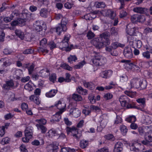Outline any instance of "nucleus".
<instances>
[{"label":"nucleus","instance_id":"f257e3e1","mask_svg":"<svg viewBox=\"0 0 152 152\" xmlns=\"http://www.w3.org/2000/svg\"><path fill=\"white\" fill-rule=\"evenodd\" d=\"M91 61L94 65L102 66L106 63L107 60L106 58L101 56L97 55L95 56Z\"/></svg>","mask_w":152,"mask_h":152},{"label":"nucleus","instance_id":"f03ea898","mask_svg":"<svg viewBox=\"0 0 152 152\" xmlns=\"http://www.w3.org/2000/svg\"><path fill=\"white\" fill-rule=\"evenodd\" d=\"M66 129L68 134H70L74 138L77 140H78L82 135L80 133L78 132V129L74 127H67Z\"/></svg>","mask_w":152,"mask_h":152},{"label":"nucleus","instance_id":"7ed1b4c3","mask_svg":"<svg viewBox=\"0 0 152 152\" xmlns=\"http://www.w3.org/2000/svg\"><path fill=\"white\" fill-rule=\"evenodd\" d=\"M67 23V20L65 18H63L61 20V25L56 27L55 28L56 32L58 34H60L61 32L66 31L67 30L66 25Z\"/></svg>","mask_w":152,"mask_h":152},{"label":"nucleus","instance_id":"20e7f679","mask_svg":"<svg viewBox=\"0 0 152 152\" xmlns=\"http://www.w3.org/2000/svg\"><path fill=\"white\" fill-rule=\"evenodd\" d=\"M92 44L96 48L98 49H99L102 48L104 45L106 46L107 45L105 44L104 41L102 40V38H96L94 39L92 41Z\"/></svg>","mask_w":152,"mask_h":152},{"label":"nucleus","instance_id":"39448f33","mask_svg":"<svg viewBox=\"0 0 152 152\" xmlns=\"http://www.w3.org/2000/svg\"><path fill=\"white\" fill-rule=\"evenodd\" d=\"M129 146L131 151H135L136 152H138L139 150H141L143 149V145L136 142L130 143Z\"/></svg>","mask_w":152,"mask_h":152},{"label":"nucleus","instance_id":"423d86ee","mask_svg":"<svg viewBox=\"0 0 152 152\" xmlns=\"http://www.w3.org/2000/svg\"><path fill=\"white\" fill-rule=\"evenodd\" d=\"M99 38H102V40L104 41L105 44L109 45L110 43V40L109 39L110 34L109 32L106 31L101 34Z\"/></svg>","mask_w":152,"mask_h":152},{"label":"nucleus","instance_id":"0eeeda50","mask_svg":"<svg viewBox=\"0 0 152 152\" xmlns=\"http://www.w3.org/2000/svg\"><path fill=\"white\" fill-rule=\"evenodd\" d=\"M124 57L127 58H131L133 56V54L131 48L130 47H125L123 51Z\"/></svg>","mask_w":152,"mask_h":152},{"label":"nucleus","instance_id":"6e6552de","mask_svg":"<svg viewBox=\"0 0 152 152\" xmlns=\"http://www.w3.org/2000/svg\"><path fill=\"white\" fill-rule=\"evenodd\" d=\"M132 25V24H129L127 25L126 29V32L129 35H137L136 34L139 33V32L134 27L131 28Z\"/></svg>","mask_w":152,"mask_h":152},{"label":"nucleus","instance_id":"1a4fd4ad","mask_svg":"<svg viewBox=\"0 0 152 152\" xmlns=\"http://www.w3.org/2000/svg\"><path fill=\"white\" fill-rule=\"evenodd\" d=\"M63 112V111H59L53 115L52 119L50 120V122L52 124L56 123L59 122L61 119V115Z\"/></svg>","mask_w":152,"mask_h":152},{"label":"nucleus","instance_id":"9d476101","mask_svg":"<svg viewBox=\"0 0 152 152\" xmlns=\"http://www.w3.org/2000/svg\"><path fill=\"white\" fill-rule=\"evenodd\" d=\"M14 85L13 81L10 80L5 81V83L3 85L2 88L4 90H9L11 88H12Z\"/></svg>","mask_w":152,"mask_h":152},{"label":"nucleus","instance_id":"9b49d317","mask_svg":"<svg viewBox=\"0 0 152 152\" xmlns=\"http://www.w3.org/2000/svg\"><path fill=\"white\" fill-rule=\"evenodd\" d=\"M58 148V145L55 143L49 145L46 147L48 152H56Z\"/></svg>","mask_w":152,"mask_h":152},{"label":"nucleus","instance_id":"f8f14e48","mask_svg":"<svg viewBox=\"0 0 152 152\" xmlns=\"http://www.w3.org/2000/svg\"><path fill=\"white\" fill-rule=\"evenodd\" d=\"M69 43L65 42L64 39L60 42L59 48L63 50H65L66 51H69L70 49L69 48Z\"/></svg>","mask_w":152,"mask_h":152},{"label":"nucleus","instance_id":"ddd939ff","mask_svg":"<svg viewBox=\"0 0 152 152\" xmlns=\"http://www.w3.org/2000/svg\"><path fill=\"white\" fill-rule=\"evenodd\" d=\"M70 115H72L73 117L77 118L79 116L80 114V111L77 108H72L69 111Z\"/></svg>","mask_w":152,"mask_h":152},{"label":"nucleus","instance_id":"4468645a","mask_svg":"<svg viewBox=\"0 0 152 152\" xmlns=\"http://www.w3.org/2000/svg\"><path fill=\"white\" fill-rule=\"evenodd\" d=\"M139 79H133L130 81V86L129 88H140V86L139 85Z\"/></svg>","mask_w":152,"mask_h":152},{"label":"nucleus","instance_id":"2eb2a0df","mask_svg":"<svg viewBox=\"0 0 152 152\" xmlns=\"http://www.w3.org/2000/svg\"><path fill=\"white\" fill-rule=\"evenodd\" d=\"M33 128L31 127H28L26 128L25 130V136H27L31 138L32 137Z\"/></svg>","mask_w":152,"mask_h":152},{"label":"nucleus","instance_id":"dca6fc26","mask_svg":"<svg viewBox=\"0 0 152 152\" xmlns=\"http://www.w3.org/2000/svg\"><path fill=\"white\" fill-rule=\"evenodd\" d=\"M148 10L145 7H136L133 8V11L135 12L140 14L146 13Z\"/></svg>","mask_w":152,"mask_h":152},{"label":"nucleus","instance_id":"f3484780","mask_svg":"<svg viewBox=\"0 0 152 152\" xmlns=\"http://www.w3.org/2000/svg\"><path fill=\"white\" fill-rule=\"evenodd\" d=\"M123 144L121 142H118L115 145L114 152H121L123 150Z\"/></svg>","mask_w":152,"mask_h":152},{"label":"nucleus","instance_id":"a211bd4d","mask_svg":"<svg viewBox=\"0 0 152 152\" xmlns=\"http://www.w3.org/2000/svg\"><path fill=\"white\" fill-rule=\"evenodd\" d=\"M147 50L144 52H143L142 55L143 57L147 59H149L151 58L150 53L152 54V48L149 49L148 48H146Z\"/></svg>","mask_w":152,"mask_h":152},{"label":"nucleus","instance_id":"6ab92c4d","mask_svg":"<svg viewBox=\"0 0 152 152\" xmlns=\"http://www.w3.org/2000/svg\"><path fill=\"white\" fill-rule=\"evenodd\" d=\"M49 12L47 9L43 8H41L39 10V15L42 18H47L48 17Z\"/></svg>","mask_w":152,"mask_h":152},{"label":"nucleus","instance_id":"aec40b11","mask_svg":"<svg viewBox=\"0 0 152 152\" xmlns=\"http://www.w3.org/2000/svg\"><path fill=\"white\" fill-rule=\"evenodd\" d=\"M113 71L111 70L105 71L102 72L101 76L104 78H107L110 77L112 75Z\"/></svg>","mask_w":152,"mask_h":152},{"label":"nucleus","instance_id":"412c9836","mask_svg":"<svg viewBox=\"0 0 152 152\" xmlns=\"http://www.w3.org/2000/svg\"><path fill=\"white\" fill-rule=\"evenodd\" d=\"M124 44H122L120 43L115 42H113L110 46H106L108 48H111L116 49L118 47H120L121 48H123L125 46Z\"/></svg>","mask_w":152,"mask_h":152},{"label":"nucleus","instance_id":"4be33fe9","mask_svg":"<svg viewBox=\"0 0 152 152\" xmlns=\"http://www.w3.org/2000/svg\"><path fill=\"white\" fill-rule=\"evenodd\" d=\"M126 65L132 71H138L139 70L140 68L135 64L128 63Z\"/></svg>","mask_w":152,"mask_h":152},{"label":"nucleus","instance_id":"5701e85b","mask_svg":"<svg viewBox=\"0 0 152 152\" xmlns=\"http://www.w3.org/2000/svg\"><path fill=\"white\" fill-rule=\"evenodd\" d=\"M96 17L95 14L92 13H89L86 14L82 17V18L86 19V20H92Z\"/></svg>","mask_w":152,"mask_h":152},{"label":"nucleus","instance_id":"b1692460","mask_svg":"<svg viewBox=\"0 0 152 152\" xmlns=\"http://www.w3.org/2000/svg\"><path fill=\"white\" fill-rule=\"evenodd\" d=\"M39 75L43 77L47 76L50 75V71L47 68L44 69L40 71Z\"/></svg>","mask_w":152,"mask_h":152},{"label":"nucleus","instance_id":"393cba45","mask_svg":"<svg viewBox=\"0 0 152 152\" xmlns=\"http://www.w3.org/2000/svg\"><path fill=\"white\" fill-rule=\"evenodd\" d=\"M105 50L107 51L110 52V54L112 56H116L118 54V51L115 49L106 47Z\"/></svg>","mask_w":152,"mask_h":152},{"label":"nucleus","instance_id":"a878e982","mask_svg":"<svg viewBox=\"0 0 152 152\" xmlns=\"http://www.w3.org/2000/svg\"><path fill=\"white\" fill-rule=\"evenodd\" d=\"M142 45V42L140 40L137 39L135 41L132 45H130L134 49L135 48H140Z\"/></svg>","mask_w":152,"mask_h":152},{"label":"nucleus","instance_id":"bb28decb","mask_svg":"<svg viewBox=\"0 0 152 152\" xmlns=\"http://www.w3.org/2000/svg\"><path fill=\"white\" fill-rule=\"evenodd\" d=\"M57 91L55 89H52L45 94V96L48 98L53 97L57 93Z\"/></svg>","mask_w":152,"mask_h":152},{"label":"nucleus","instance_id":"cd10ccee","mask_svg":"<svg viewBox=\"0 0 152 152\" xmlns=\"http://www.w3.org/2000/svg\"><path fill=\"white\" fill-rule=\"evenodd\" d=\"M108 122V120L107 119H103L100 122V126H101V129L99 130V128L98 127L97 128L98 131L100 132L102 130V129L104 128L106 126Z\"/></svg>","mask_w":152,"mask_h":152},{"label":"nucleus","instance_id":"c85d7f7f","mask_svg":"<svg viewBox=\"0 0 152 152\" xmlns=\"http://www.w3.org/2000/svg\"><path fill=\"white\" fill-rule=\"evenodd\" d=\"M84 86L92 90L94 88V85L91 82L84 81L83 82Z\"/></svg>","mask_w":152,"mask_h":152},{"label":"nucleus","instance_id":"c756f323","mask_svg":"<svg viewBox=\"0 0 152 152\" xmlns=\"http://www.w3.org/2000/svg\"><path fill=\"white\" fill-rule=\"evenodd\" d=\"M55 106L57 108L60 110H64L66 107V104L64 103H62L61 101H58Z\"/></svg>","mask_w":152,"mask_h":152},{"label":"nucleus","instance_id":"7c9ffc66","mask_svg":"<svg viewBox=\"0 0 152 152\" xmlns=\"http://www.w3.org/2000/svg\"><path fill=\"white\" fill-rule=\"evenodd\" d=\"M37 129L38 130H40L41 132L43 134H45L47 131V128L44 126L40 124H37L36 125Z\"/></svg>","mask_w":152,"mask_h":152},{"label":"nucleus","instance_id":"2f4dec72","mask_svg":"<svg viewBox=\"0 0 152 152\" xmlns=\"http://www.w3.org/2000/svg\"><path fill=\"white\" fill-rule=\"evenodd\" d=\"M15 33L16 36L18 37L21 40H23L24 38V33L20 30L16 29L15 31Z\"/></svg>","mask_w":152,"mask_h":152},{"label":"nucleus","instance_id":"473e14b6","mask_svg":"<svg viewBox=\"0 0 152 152\" xmlns=\"http://www.w3.org/2000/svg\"><path fill=\"white\" fill-rule=\"evenodd\" d=\"M30 99L31 101H33L37 105L40 104V102L38 97L35 95H32L30 97Z\"/></svg>","mask_w":152,"mask_h":152},{"label":"nucleus","instance_id":"72a5a7b5","mask_svg":"<svg viewBox=\"0 0 152 152\" xmlns=\"http://www.w3.org/2000/svg\"><path fill=\"white\" fill-rule=\"evenodd\" d=\"M145 138L148 142H152V131H151L146 133L145 136Z\"/></svg>","mask_w":152,"mask_h":152},{"label":"nucleus","instance_id":"f704fd0d","mask_svg":"<svg viewBox=\"0 0 152 152\" xmlns=\"http://www.w3.org/2000/svg\"><path fill=\"white\" fill-rule=\"evenodd\" d=\"M137 35H129L128 37V41L129 42L130 45H132L137 39L136 38Z\"/></svg>","mask_w":152,"mask_h":152},{"label":"nucleus","instance_id":"c9c22d12","mask_svg":"<svg viewBox=\"0 0 152 152\" xmlns=\"http://www.w3.org/2000/svg\"><path fill=\"white\" fill-rule=\"evenodd\" d=\"M77 92L83 95H86L87 94V91L84 89L81 86H78L77 89Z\"/></svg>","mask_w":152,"mask_h":152},{"label":"nucleus","instance_id":"e433bc0d","mask_svg":"<svg viewBox=\"0 0 152 152\" xmlns=\"http://www.w3.org/2000/svg\"><path fill=\"white\" fill-rule=\"evenodd\" d=\"M139 85L140 88L141 89H145L147 86V83L146 80H140Z\"/></svg>","mask_w":152,"mask_h":152},{"label":"nucleus","instance_id":"4c0bfd02","mask_svg":"<svg viewBox=\"0 0 152 152\" xmlns=\"http://www.w3.org/2000/svg\"><path fill=\"white\" fill-rule=\"evenodd\" d=\"M145 99V98H140L137 99L136 101L141 107H144L146 105Z\"/></svg>","mask_w":152,"mask_h":152},{"label":"nucleus","instance_id":"58836bf2","mask_svg":"<svg viewBox=\"0 0 152 152\" xmlns=\"http://www.w3.org/2000/svg\"><path fill=\"white\" fill-rule=\"evenodd\" d=\"M28 64H26V68L28 69V73L29 75L31 74L34 69V67L35 66L34 65V64L32 63L29 66H28Z\"/></svg>","mask_w":152,"mask_h":152},{"label":"nucleus","instance_id":"ea45409f","mask_svg":"<svg viewBox=\"0 0 152 152\" xmlns=\"http://www.w3.org/2000/svg\"><path fill=\"white\" fill-rule=\"evenodd\" d=\"M88 141L83 140L80 141V147L82 148H85L88 145Z\"/></svg>","mask_w":152,"mask_h":152},{"label":"nucleus","instance_id":"a19ab883","mask_svg":"<svg viewBox=\"0 0 152 152\" xmlns=\"http://www.w3.org/2000/svg\"><path fill=\"white\" fill-rule=\"evenodd\" d=\"M120 130L121 133L123 135H125L128 131V129L124 125L120 126Z\"/></svg>","mask_w":152,"mask_h":152},{"label":"nucleus","instance_id":"79ce46f5","mask_svg":"<svg viewBox=\"0 0 152 152\" xmlns=\"http://www.w3.org/2000/svg\"><path fill=\"white\" fill-rule=\"evenodd\" d=\"M125 120L129 123L134 122L136 120V118L135 116L132 115L130 116L125 119Z\"/></svg>","mask_w":152,"mask_h":152},{"label":"nucleus","instance_id":"37998d69","mask_svg":"<svg viewBox=\"0 0 152 152\" xmlns=\"http://www.w3.org/2000/svg\"><path fill=\"white\" fill-rule=\"evenodd\" d=\"M72 98L73 99L77 101H80L82 99L80 95L75 94H73Z\"/></svg>","mask_w":152,"mask_h":152},{"label":"nucleus","instance_id":"c03bdc74","mask_svg":"<svg viewBox=\"0 0 152 152\" xmlns=\"http://www.w3.org/2000/svg\"><path fill=\"white\" fill-rule=\"evenodd\" d=\"M48 136L50 137H52L53 136H55L57 134V133L56 131L53 129L50 130L48 132Z\"/></svg>","mask_w":152,"mask_h":152},{"label":"nucleus","instance_id":"a18cd8bd","mask_svg":"<svg viewBox=\"0 0 152 152\" xmlns=\"http://www.w3.org/2000/svg\"><path fill=\"white\" fill-rule=\"evenodd\" d=\"M139 15L137 14L134 15L132 16L131 18V21L133 23H136L138 22V18Z\"/></svg>","mask_w":152,"mask_h":152},{"label":"nucleus","instance_id":"49530a36","mask_svg":"<svg viewBox=\"0 0 152 152\" xmlns=\"http://www.w3.org/2000/svg\"><path fill=\"white\" fill-rule=\"evenodd\" d=\"M113 97V95L109 93L105 94L103 96L104 98L106 100L111 99Z\"/></svg>","mask_w":152,"mask_h":152},{"label":"nucleus","instance_id":"de8ad7c7","mask_svg":"<svg viewBox=\"0 0 152 152\" xmlns=\"http://www.w3.org/2000/svg\"><path fill=\"white\" fill-rule=\"evenodd\" d=\"M24 88L29 91H31L33 89V87L31 83L29 82L26 84L24 86Z\"/></svg>","mask_w":152,"mask_h":152},{"label":"nucleus","instance_id":"09e8293b","mask_svg":"<svg viewBox=\"0 0 152 152\" xmlns=\"http://www.w3.org/2000/svg\"><path fill=\"white\" fill-rule=\"evenodd\" d=\"M95 36V35L94 33L92 32L91 31H89L87 33L86 36L88 39H90L94 38Z\"/></svg>","mask_w":152,"mask_h":152},{"label":"nucleus","instance_id":"8fccbe9b","mask_svg":"<svg viewBox=\"0 0 152 152\" xmlns=\"http://www.w3.org/2000/svg\"><path fill=\"white\" fill-rule=\"evenodd\" d=\"M68 62L71 63L73 61H75L77 59V58L75 56L71 55L68 58Z\"/></svg>","mask_w":152,"mask_h":152},{"label":"nucleus","instance_id":"3c124183","mask_svg":"<svg viewBox=\"0 0 152 152\" xmlns=\"http://www.w3.org/2000/svg\"><path fill=\"white\" fill-rule=\"evenodd\" d=\"M85 64L86 62L85 61H83L79 63L76 65H75L74 67L76 69H80Z\"/></svg>","mask_w":152,"mask_h":152},{"label":"nucleus","instance_id":"603ef678","mask_svg":"<svg viewBox=\"0 0 152 152\" xmlns=\"http://www.w3.org/2000/svg\"><path fill=\"white\" fill-rule=\"evenodd\" d=\"M124 93L127 95L131 97H133L135 95V93L130 91H124Z\"/></svg>","mask_w":152,"mask_h":152},{"label":"nucleus","instance_id":"864d4df0","mask_svg":"<svg viewBox=\"0 0 152 152\" xmlns=\"http://www.w3.org/2000/svg\"><path fill=\"white\" fill-rule=\"evenodd\" d=\"M105 6V4L103 2H97L96 3V7L97 8H104Z\"/></svg>","mask_w":152,"mask_h":152},{"label":"nucleus","instance_id":"5fc2aeb1","mask_svg":"<svg viewBox=\"0 0 152 152\" xmlns=\"http://www.w3.org/2000/svg\"><path fill=\"white\" fill-rule=\"evenodd\" d=\"M111 10L110 9H105L102 11V13L105 16H109L111 13Z\"/></svg>","mask_w":152,"mask_h":152},{"label":"nucleus","instance_id":"6e6d98bb","mask_svg":"<svg viewBox=\"0 0 152 152\" xmlns=\"http://www.w3.org/2000/svg\"><path fill=\"white\" fill-rule=\"evenodd\" d=\"M56 78V75L54 73L52 74L49 77V80L50 81L54 83Z\"/></svg>","mask_w":152,"mask_h":152},{"label":"nucleus","instance_id":"4d7b16f0","mask_svg":"<svg viewBox=\"0 0 152 152\" xmlns=\"http://www.w3.org/2000/svg\"><path fill=\"white\" fill-rule=\"evenodd\" d=\"M10 141V139L7 137L3 138L1 142L2 145H4L8 143Z\"/></svg>","mask_w":152,"mask_h":152},{"label":"nucleus","instance_id":"13d9d810","mask_svg":"<svg viewBox=\"0 0 152 152\" xmlns=\"http://www.w3.org/2000/svg\"><path fill=\"white\" fill-rule=\"evenodd\" d=\"M138 18V22L140 23H142L144 22L145 20V16L142 15H139Z\"/></svg>","mask_w":152,"mask_h":152},{"label":"nucleus","instance_id":"bf43d9fd","mask_svg":"<svg viewBox=\"0 0 152 152\" xmlns=\"http://www.w3.org/2000/svg\"><path fill=\"white\" fill-rule=\"evenodd\" d=\"M36 121L39 123L38 124H40L42 125V124H45L47 123L46 120L44 118H41L40 119L37 120Z\"/></svg>","mask_w":152,"mask_h":152},{"label":"nucleus","instance_id":"052dcab7","mask_svg":"<svg viewBox=\"0 0 152 152\" xmlns=\"http://www.w3.org/2000/svg\"><path fill=\"white\" fill-rule=\"evenodd\" d=\"M47 44V40L45 38H43L40 41V45L41 46H42L43 47H45V46Z\"/></svg>","mask_w":152,"mask_h":152},{"label":"nucleus","instance_id":"680f3d73","mask_svg":"<svg viewBox=\"0 0 152 152\" xmlns=\"http://www.w3.org/2000/svg\"><path fill=\"white\" fill-rule=\"evenodd\" d=\"M5 35V34L4 31L2 30H0V41H4Z\"/></svg>","mask_w":152,"mask_h":152},{"label":"nucleus","instance_id":"e2e57ef3","mask_svg":"<svg viewBox=\"0 0 152 152\" xmlns=\"http://www.w3.org/2000/svg\"><path fill=\"white\" fill-rule=\"evenodd\" d=\"M122 122V119L121 117L118 115H117L116 120L115 121L114 124H118L119 123H121Z\"/></svg>","mask_w":152,"mask_h":152},{"label":"nucleus","instance_id":"0e129e2a","mask_svg":"<svg viewBox=\"0 0 152 152\" xmlns=\"http://www.w3.org/2000/svg\"><path fill=\"white\" fill-rule=\"evenodd\" d=\"M39 3L44 5L45 6H47L50 4L49 2L46 0H40L39 1Z\"/></svg>","mask_w":152,"mask_h":152},{"label":"nucleus","instance_id":"69168bd1","mask_svg":"<svg viewBox=\"0 0 152 152\" xmlns=\"http://www.w3.org/2000/svg\"><path fill=\"white\" fill-rule=\"evenodd\" d=\"M48 45L51 50L56 47V44L53 41L50 42L48 44Z\"/></svg>","mask_w":152,"mask_h":152},{"label":"nucleus","instance_id":"338daca9","mask_svg":"<svg viewBox=\"0 0 152 152\" xmlns=\"http://www.w3.org/2000/svg\"><path fill=\"white\" fill-rule=\"evenodd\" d=\"M18 15V11L17 10H14L12 13L10 15V17L12 18V19L15 17L17 16Z\"/></svg>","mask_w":152,"mask_h":152},{"label":"nucleus","instance_id":"774afa93","mask_svg":"<svg viewBox=\"0 0 152 152\" xmlns=\"http://www.w3.org/2000/svg\"><path fill=\"white\" fill-rule=\"evenodd\" d=\"M127 15V13L126 11L121 10L120 12V17L121 18H122L126 16Z\"/></svg>","mask_w":152,"mask_h":152}]
</instances>
